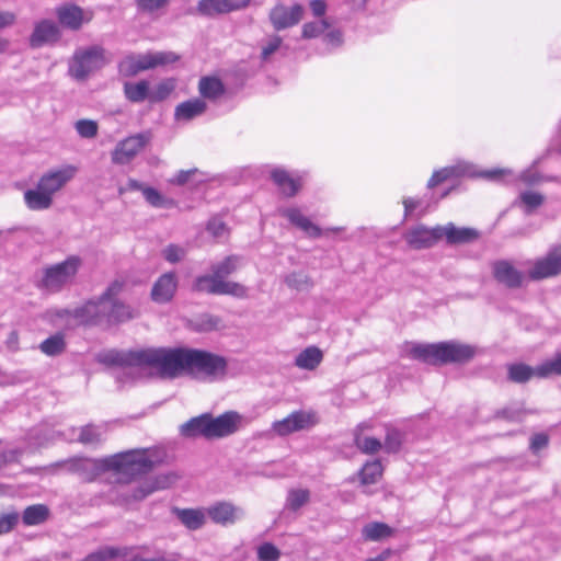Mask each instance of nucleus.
<instances>
[{"label": "nucleus", "instance_id": "obj_28", "mask_svg": "<svg viewBox=\"0 0 561 561\" xmlns=\"http://www.w3.org/2000/svg\"><path fill=\"white\" fill-rule=\"evenodd\" d=\"M24 202L32 210H44L51 206L53 197L37 185L36 188L24 192Z\"/></svg>", "mask_w": 561, "mask_h": 561}, {"label": "nucleus", "instance_id": "obj_52", "mask_svg": "<svg viewBox=\"0 0 561 561\" xmlns=\"http://www.w3.org/2000/svg\"><path fill=\"white\" fill-rule=\"evenodd\" d=\"M280 557V551L270 542L261 545L257 549V558L260 561H277Z\"/></svg>", "mask_w": 561, "mask_h": 561}, {"label": "nucleus", "instance_id": "obj_47", "mask_svg": "<svg viewBox=\"0 0 561 561\" xmlns=\"http://www.w3.org/2000/svg\"><path fill=\"white\" fill-rule=\"evenodd\" d=\"M330 27V23L328 20L322 19L319 21L308 22L302 26V37L304 38H314L322 34L325 30Z\"/></svg>", "mask_w": 561, "mask_h": 561}, {"label": "nucleus", "instance_id": "obj_39", "mask_svg": "<svg viewBox=\"0 0 561 561\" xmlns=\"http://www.w3.org/2000/svg\"><path fill=\"white\" fill-rule=\"evenodd\" d=\"M466 169L459 165L456 167H446L440 170L435 171L427 182V187L433 188L438 184L445 182L446 180L463 174Z\"/></svg>", "mask_w": 561, "mask_h": 561}, {"label": "nucleus", "instance_id": "obj_17", "mask_svg": "<svg viewBox=\"0 0 561 561\" xmlns=\"http://www.w3.org/2000/svg\"><path fill=\"white\" fill-rule=\"evenodd\" d=\"M304 8L300 4H294L288 8L284 4L274 7L270 12V20L275 30L280 31L296 25L302 18Z\"/></svg>", "mask_w": 561, "mask_h": 561}, {"label": "nucleus", "instance_id": "obj_33", "mask_svg": "<svg viewBox=\"0 0 561 561\" xmlns=\"http://www.w3.org/2000/svg\"><path fill=\"white\" fill-rule=\"evenodd\" d=\"M382 476V466L379 460L367 461L358 471V478L363 485L375 484Z\"/></svg>", "mask_w": 561, "mask_h": 561}, {"label": "nucleus", "instance_id": "obj_63", "mask_svg": "<svg viewBox=\"0 0 561 561\" xmlns=\"http://www.w3.org/2000/svg\"><path fill=\"white\" fill-rule=\"evenodd\" d=\"M225 224L218 220H210L207 225V230L211 232L215 237H220L225 231Z\"/></svg>", "mask_w": 561, "mask_h": 561}, {"label": "nucleus", "instance_id": "obj_61", "mask_svg": "<svg viewBox=\"0 0 561 561\" xmlns=\"http://www.w3.org/2000/svg\"><path fill=\"white\" fill-rule=\"evenodd\" d=\"M310 9L314 16L321 18L325 14L327 3L324 0H311Z\"/></svg>", "mask_w": 561, "mask_h": 561}, {"label": "nucleus", "instance_id": "obj_48", "mask_svg": "<svg viewBox=\"0 0 561 561\" xmlns=\"http://www.w3.org/2000/svg\"><path fill=\"white\" fill-rule=\"evenodd\" d=\"M520 201L526 206V213L530 214L543 204L545 196L538 192L526 191L520 194Z\"/></svg>", "mask_w": 561, "mask_h": 561}, {"label": "nucleus", "instance_id": "obj_55", "mask_svg": "<svg viewBox=\"0 0 561 561\" xmlns=\"http://www.w3.org/2000/svg\"><path fill=\"white\" fill-rule=\"evenodd\" d=\"M221 327V319L213 314H202L198 319V329L201 331L217 330Z\"/></svg>", "mask_w": 561, "mask_h": 561}, {"label": "nucleus", "instance_id": "obj_16", "mask_svg": "<svg viewBox=\"0 0 561 561\" xmlns=\"http://www.w3.org/2000/svg\"><path fill=\"white\" fill-rule=\"evenodd\" d=\"M61 37V32L57 23L44 19L35 23L32 34L28 38L31 48L36 49L45 45H54Z\"/></svg>", "mask_w": 561, "mask_h": 561}, {"label": "nucleus", "instance_id": "obj_22", "mask_svg": "<svg viewBox=\"0 0 561 561\" xmlns=\"http://www.w3.org/2000/svg\"><path fill=\"white\" fill-rule=\"evenodd\" d=\"M56 16L62 26L72 31L79 30L83 23V10L73 3L57 7Z\"/></svg>", "mask_w": 561, "mask_h": 561}, {"label": "nucleus", "instance_id": "obj_6", "mask_svg": "<svg viewBox=\"0 0 561 561\" xmlns=\"http://www.w3.org/2000/svg\"><path fill=\"white\" fill-rule=\"evenodd\" d=\"M414 359L430 365L465 364L476 355V348L457 341H447L433 344H417L412 347Z\"/></svg>", "mask_w": 561, "mask_h": 561}, {"label": "nucleus", "instance_id": "obj_5", "mask_svg": "<svg viewBox=\"0 0 561 561\" xmlns=\"http://www.w3.org/2000/svg\"><path fill=\"white\" fill-rule=\"evenodd\" d=\"M240 415L237 412H226L217 417L210 413H203L191 417L180 426V434L184 438L203 437L205 439L222 438L238 430Z\"/></svg>", "mask_w": 561, "mask_h": 561}, {"label": "nucleus", "instance_id": "obj_57", "mask_svg": "<svg viewBox=\"0 0 561 561\" xmlns=\"http://www.w3.org/2000/svg\"><path fill=\"white\" fill-rule=\"evenodd\" d=\"M153 492H154V490H153L150 481L147 479L133 490L129 497L134 501H141Z\"/></svg>", "mask_w": 561, "mask_h": 561}, {"label": "nucleus", "instance_id": "obj_41", "mask_svg": "<svg viewBox=\"0 0 561 561\" xmlns=\"http://www.w3.org/2000/svg\"><path fill=\"white\" fill-rule=\"evenodd\" d=\"M310 500V492L306 489H291L288 492L286 507L291 511H298Z\"/></svg>", "mask_w": 561, "mask_h": 561}, {"label": "nucleus", "instance_id": "obj_25", "mask_svg": "<svg viewBox=\"0 0 561 561\" xmlns=\"http://www.w3.org/2000/svg\"><path fill=\"white\" fill-rule=\"evenodd\" d=\"M534 377L539 378L538 366L534 368L524 363L507 366V379L514 383H526Z\"/></svg>", "mask_w": 561, "mask_h": 561}, {"label": "nucleus", "instance_id": "obj_32", "mask_svg": "<svg viewBox=\"0 0 561 561\" xmlns=\"http://www.w3.org/2000/svg\"><path fill=\"white\" fill-rule=\"evenodd\" d=\"M365 427L364 424L357 426L354 433V444L363 454L374 455L381 449L382 444L375 437L363 436L360 432Z\"/></svg>", "mask_w": 561, "mask_h": 561}, {"label": "nucleus", "instance_id": "obj_59", "mask_svg": "<svg viewBox=\"0 0 561 561\" xmlns=\"http://www.w3.org/2000/svg\"><path fill=\"white\" fill-rule=\"evenodd\" d=\"M323 42L328 45L340 46L342 44V33L339 30H332L324 35Z\"/></svg>", "mask_w": 561, "mask_h": 561}, {"label": "nucleus", "instance_id": "obj_38", "mask_svg": "<svg viewBox=\"0 0 561 561\" xmlns=\"http://www.w3.org/2000/svg\"><path fill=\"white\" fill-rule=\"evenodd\" d=\"M130 551L127 547H106L89 554L85 561H106L115 558L126 557Z\"/></svg>", "mask_w": 561, "mask_h": 561}, {"label": "nucleus", "instance_id": "obj_64", "mask_svg": "<svg viewBox=\"0 0 561 561\" xmlns=\"http://www.w3.org/2000/svg\"><path fill=\"white\" fill-rule=\"evenodd\" d=\"M15 14L9 11L0 12V30L11 26L15 22Z\"/></svg>", "mask_w": 561, "mask_h": 561}, {"label": "nucleus", "instance_id": "obj_15", "mask_svg": "<svg viewBox=\"0 0 561 561\" xmlns=\"http://www.w3.org/2000/svg\"><path fill=\"white\" fill-rule=\"evenodd\" d=\"M493 278L505 288H520L525 282V274L517 270L508 260H496L491 264Z\"/></svg>", "mask_w": 561, "mask_h": 561}, {"label": "nucleus", "instance_id": "obj_40", "mask_svg": "<svg viewBox=\"0 0 561 561\" xmlns=\"http://www.w3.org/2000/svg\"><path fill=\"white\" fill-rule=\"evenodd\" d=\"M285 284L296 290H307L313 286L312 279L304 272H291L284 278Z\"/></svg>", "mask_w": 561, "mask_h": 561}, {"label": "nucleus", "instance_id": "obj_23", "mask_svg": "<svg viewBox=\"0 0 561 561\" xmlns=\"http://www.w3.org/2000/svg\"><path fill=\"white\" fill-rule=\"evenodd\" d=\"M210 519L220 525L233 524L239 518L240 508L228 502H219L208 507Z\"/></svg>", "mask_w": 561, "mask_h": 561}, {"label": "nucleus", "instance_id": "obj_2", "mask_svg": "<svg viewBox=\"0 0 561 561\" xmlns=\"http://www.w3.org/2000/svg\"><path fill=\"white\" fill-rule=\"evenodd\" d=\"M183 373L207 381L222 380L228 374V360L199 348L161 347L159 375L175 378Z\"/></svg>", "mask_w": 561, "mask_h": 561}, {"label": "nucleus", "instance_id": "obj_13", "mask_svg": "<svg viewBox=\"0 0 561 561\" xmlns=\"http://www.w3.org/2000/svg\"><path fill=\"white\" fill-rule=\"evenodd\" d=\"M561 274V244L551 247L543 257L535 261L528 271L533 280L554 277Z\"/></svg>", "mask_w": 561, "mask_h": 561}, {"label": "nucleus", "instance_id": "obj_20", "mask_svg": "<svg viewBox=\"0 0 561 561\" xmlns=\"http://www.w3.org/2000/svg\"><path fill=\"white\" fill-rule=\"evenodd\" d=\"M440 240L446 239L450 245L471 243L479 239L480 232L474 228H458L453 222L439 226Z\"/></svg>", "mask_w": 561, "mask_h": 561}, {"label": "nucleus", "instance_id": "obj_60", "mask_svg": "<svg viewBox=\"0 0 561 561\" xmlns=\"http://www.w3.org/2000/svg\"><path fill=\"white\" fill-rule=\"evenodd\" d=\"M197 170L196 169H191V170H181L176 175L175 178L172 180V183L174 184H178V185H184L186 184L191 176L196 172Z\"/></svg>", "mask_w": 561, "mask_h": 561}, {"label": "nucleus", "instance_id": "obj_35", "mask_svg": "<svg viewBox=\"0 0 561 561\" xmlns=\"http://www.w3.org/2000/svg\"><path fill=\"white\" fill-rule=\"evenodd\" d=\"M199 93L207 99H217L225 93V87L218 78L204 77L199 80Z\"/></svg>", "mask_w": 561, "mask_h": 561}, {"label": "nucleus", "instance_id": "obj_14", "mask_svg": "<svg viewBox=\"0 0 561 561\" xmlns=\"http://www.w3.org/2000/svg\"><path fill=\"white\" fill-rule=\"evenodd\" d=\"M403 239L413 250H424L434 247L439 240V225L433 228L420 224L408 229Z\"/></svg>", "mask_w": 561, "mask_h": 561}, {"label": "nucleus", "instance_id": "obj_18", "mask_svg": "<svg viewBox=\"0 0 561 561\" xmlns=\"http://www.w3.org/2000/svg\"><path fill=\"white\" fill-rule=\"evenodd\" d=\"M178 289V277L174 272L162 274L151 288V299L157 304H167L172 300Z\"/></svg>", "mask_w": 561, "mask_h": 561}, {"label": "nucleus", "instance_id": "obj_21", "mask_svg": "<svg viewBox=\"0 0 561 561\" xmlns=\"http://www.w3.org/2000/svg\"><path fill=\"white\" fill-rule=\"evenodd\" d=\"M251 0H201L197 10L201 14L213 16L245 8Z\"/></svg>", "mask_w": 561, "mask_h": 561}, {"label": "nucleus", "instance_id": "obj_49", "mask_svg": "<svg viewBox=\"0 0 561 561\" xmlns=\"http://www.w3.org/2000/svg\"><path fill=\"white\" fill-rule=\"evenodd\" d=\"M78 440L84 445H95L101 443V433L93 425L81 427Z\"/></svg>", "mask_w": 561, "mask_h": 561}, {"label": "nucleus", "instance_id": "obj_58", "mask_svg": "<svg viewBox=\"0 0 561 561\" xmlns=\"http://www.w3.org/2000/svg\"><path fill=\"white\" fill-rule=\"evenodd\" d=\"M549 438L546 434H536L530 439V449L533 453H538L539 450L546 448L548 446Z\"/></svg>", "mask_w": 561, "mask_h": 561}, {"label": "nucleus", "instance_id": "obj_45", "mask_svg": "<svg viewBox=\"0 0 561 561\" xmlns=\"http://www.w3.org/2000/svg\"><path fill=\"white\" fill-rule=\"evenodd\" d=\"M180 479V476L175 471H169L165 473H160L154 478L148 479L154 491L164 490L170 488Z\"/></svg>", "mask_w": 561, "mask_h": 561}, {"label": "nucleus", "instance_id": "obj_42", "mask_svg": "<svg viewBox=\"0 0 561 561\" xmlns=\"http://www.w3.org/2000/svg\"><path fill=\"white\" fill-rule=\"evenodd\" d=\"M174 89L175 81L173 79L161 81L152 91H150V102L157 103L165 100Z\"/></svg>", "mask_w": 561, "mask_h": 561}, {"label": "nucleus", "instance_id": "obj_31", "mask_svg": "<svg viewBox=\"0 0 561 561\" xmlns=\"http://www.w3.org/2000/svg\"><path fill=\"white\" fill-rule=\"evenodd\" d=\"M272 179L286 197L295 196L300 188V184L290 178L285 170H273Z\"/></svg>", "mask_w": 561, "mask_h": 561}, {"label": "nucleus", "instance_id": "obj_62", "mask_svg": "<svg viewBox=\"0 0 561 561\" xmlns=\"http://www.w3.org/2000/svg\"><path fill=\"white\" fill-rule=\"evenodd\" d=\"M282 39L280 37L273 38L266 46L262 49V58L266 59L273 53H275L280 46Z\"/></svg>", "mask_w": 561, "mask_h": 561}, {"label": "nucleus", "instance_id": "obj_37", "mask_svg": "<svg viewBox=\"0 0 561 561\" xmlns=\"http://www.w3.org/2000/svg\"><path fill=\"white\" fill-rule=\"evenodd\" d=\"M38 347L47 356L60 355L66 348L65 337L61 333H56L44 340Z\"/></svg>", "mask_w": 561, "mask_h": 561}, {"label": "nucleus", "instance_id": "obj_8", "mask_svg": "<svg viewBox=\"0 0 561 561\" xmlns=\"http://www.w3.org/2000/svg\"><path fill=\"white\" fill-rule=\"evenodd\" d=\"M161 347L136 351L110 350L98 355V362L105 366L152 367L160 370Z\"/></svg>", "mask_w": 561, "mask_h": 561}, {"label": "nucleus", "instance_id": "obj_36", "mask_svg": "<svg viewBox=\"0 0 561 561\" xmlns=\"http://www.w3.org/2000/svg\"><path fill=\"white\" fill-rule=\"evenodd\" d=\"M49 515V510L44 504L27 506L22 515V520L27 526L39 525L44 523Z\"/></svg>", "mask_w": 561, "mask_h": 561}, {"label": "nucleus", "instance_id": "obj_54", "mask_svg": "<svg viewBox=\"0 0 561 561\" xmlns=\"http://www.w3.org/2000/svg\"><path fill=\"white\" fill-rule=\"evenodd\" d=\"M168 0H135V4L139 12L152 13L163 8Z\"/></svg>", "mask_w": 561, "mask_h": 561}, {"label": "nucleus", "instance_id": "obj_50", "mask_svg": "<svg viewBox=\"0 0 561 561\" xmlns=\"http://www.w3.org/2000/svg\"><path fill=\"white\" fill-rule=\"evenodd\" d=\"M145 199L153 207H165L171 204L158 190L147 186L142 193Z\"/></svg>", "mask_w": 561, "mask_h": 561}, {"label": "nucleus", "instance_id": "obj_1", "mask_svg": "<svg viewBox=\"0 0 561 561\" xmlns=\"http://www.w3.org/2000/svg\"><path fill=\"white\" fill-rule=\"evenodd\" d=\"M70 473L77 474L84 482H93L106 471L118 476V481L127 483L133 479L147 474L153 468V461L145 455V450L131 449L104 458L73 457L60 463Z\"/></svg>", "mask_w": 561, "mask_h": 561}, {"label": "nucleus", "instance_id": "obj_51", "mask_svg": "<svg viewBox=\"0 0 561 561\" xmlns=\"http://www.w3.org/2000/svg\"><path fill=\"white\" fill-rule=\"evenodd\" d=\"M186 251L184 248L176 244H169L162 250L164 260L169 263L175 264L184 259Z\"/></svg>", "mask_w": 561, "mask_h": 561}, {"label": "nucleus", "instance_id": "obj_11", "mask_svg": "<svg viewBox=\"0 0 561 561\" xmlns=\"http://www.w3.org/2000/svg\"><path fill=\"white\" fill-rule=\"evenodd\" d=\"M319 423V417L313 411L298 410L291 412L283 420L273 422L272 431L280 436H287L295 432L310 430Z\"/></svg>", "mask_w": 561, "mask_h": 561}, {"label": "nucleus", "instance_id": "obj_19", "mask_svg": "<svg viewBox=\"0 0 561 561\" xmlns=\"http://www.w3.org/2000/svg\"><path fill=\"white\" fill-rule=\"evenodd\" d=\"M75 171L73 167L49 171L39 179L37 185L53 197L57 191L73 178Z\"/></svg>", "mask_w": 561, "mask_h": 561}, {"label": "nucleus", "instance_id": "obj_10", "mask_svg": "<svg viewBox=\"0 0 561 561\" xmlns=\"http://www.w3.org/2000/svg\"><path fill=\"white\" fill-rule=\"evenodd\" d=\"M178 59L179 56L172 51L128 55L118 62V72L123 77L130 78L141 71L175 62Z\"/></svg>", "mask_w": 561, "mask_h": 561}, {"label": "nucleus", "instance_id": "obj_29", "mask_svg": "<svg viewBox=\"0 0 561 561\" xmlns=\"http://www.w3.org/2000/svg\"><path fill=\"white\" fill-rule=\"evenodd\" d=\"M124 94L131 103H141L145 100L150 101L149 82L146 80H140L138 82H125Z\"/></svg>", "mask_w": 561, "mask_h": 561}, {"label": "nucleus", "instance_id": "obj_44", "mask_svg": "<svg viewBox=\"0 0 561 561\" xmlns=\"http://www.w3.org/2000/svg\"><path fill=\"white\" fill-rule=\"evenodd\" d=\"M403 433L397 428H388L385 438V450L389 454H396L400 450L403 442Z\"/></svg>", "mask_w": 561, "mask_h": 561}, {"label": "nucleus", "instance_id": "obj_7", "mask_svg": "<svg viewBox=\"0 0 561 561\" xmlns=\"http://www.w3.org/2000/svg\"><path fill=\"white\" fill-rule=\"evenodd\" d=\"M83 260L79 255H69L62 262L43 268L37 287L50 294L60 293L72 285L77 278Z\"/></svg>", "mask_w": 561, "mask_h": 561}, {"label": "nucleus", "instance_id": "obj_3", "mask_svg": "<svg viewBox=\"0 0 561 561\" xmlns=\"http://www.w3.org/2000/svg\"><path fill=\"white\" fill-rule=\"evenodd\" d=\"M124 282L115 279L96 299L87 301L73 310L64 309L59 317L71 316L82 324H119L138 316V312L126 302L118 299L123 291Z\"/></svg>", "mask_w": 561, "mask_h": 561}, {"label": "nucleus", "instance_id": "obj_9", "mask_svg": "<svg viewBox=\"0 0 561 561\" xmlns=\"http://www.w3.org/2000/svg\"><path fill=\"white\" fill-rule=\"evenodd\" d=\"M106 64L105 49L102 46L80 47L68 61V75L76 81H85Z\"/></svg>", "mask_w": 561, "mask_h": 561}, {"label": "nucleus", "instance_id": "obj_12", "mask_svg": "<svg viewBox=\"0 0 561 561\" xmlns=\"http://www.w3.org/2000/svg\"><path fill=\"white\" fill-rule=\"evenodd\" d=\"M151 140V133L144 131L129 136L117 142L111 153L114 164L129 163Z\"/></svg>", "mask_w": 561, "mask_h": 561}, {"label": "nucleus", "instance_id": "obj_26", "mask_svg": "<svg viewBox=\"0 0 561 561\" xmlns=\"http://www.w3.org/2000/svg\"><path fill=\"white\" fill-rule=\"evenodd\" d=\"M322 359V351L317 346H309L296 356L295 365L300 369L314 370Z\"/></svg>", "mask_w": 561, "mask_h": 561}, {"label": "nucleus", "instance_id": "obj_53", "mask_svg": "<svg viewBox=\"0 0 561 561\" xmlns=\"http://www.w3.org/2000/svg\"><path fill=\"white\" fill-rule=\"evenodd\" d=\"M523 409L515 407H505L503 409L497 410L494 413V419H503L510 422H519L522 421Z\"/></svg>", "mask_w": 561, "mask_h": 561}, {"label": "nucleus", "instance_id": "obj_30", "mask_svg": "<svg viewBox=\"0 0 561 561\" xmlns=\"http://www.w3.org/2000/svg\"><path fill=\"white\" fill-rule=\"evenodd\" d=\"M174 513L181 523L190 530H197L205 524V515L201 510L175 508Z\"/></svg>", "mask_w": 561, "mask_h": 561}, {"label": "nucleus", "instance_id": "obj_56", "mask_svg": "<svg viewBox=\"0 0 561 561\" xmlns=\"http://www.w3.org/2000/svg\"><path fill=\"white\" fill-rule=\"evenodd\" d=\"M19 522V514L10 512L0 516V535L11 531Z\"/></svg>", "mask_w": 561, "mask_h": 561}, {"label": "nucleus", "instance_id": "obj_4", "mask_svg": "<svg viewBox=\"0 0 561 561\" xmlns=\"http://www.w3.org/2000/svg\"><path fill=\"white\" fill-rule=\"evenodd\" d=\"M242 257L239 255H228L222 261L214 263L210 266L211 275L197 276L193 283V290L210 295H230L238 298L247 296V288L237 283L226 280V277L234 273Z\"/></svg>", "mask_w": 561, "mask_h": 561}, {"label": "nucleus", "instance_id": "obj_46", "mask_svg": "<svg viewBox=\"0 0 561 561\" xmlns=\"http://www.w3.org/2000/svg\"><path fill=\"white\" fill-rule=\"evenodd\" d=\"M75 128L80 137L91 139L98 135L99 125L93 119H79L75 124Z\"/></svg>", "mask_w": 561, "mask_h": 561}, {"label": "nucleus", "instance_id": "obj_24", "mask_svg": "<svg viewBox=\"0 0 561 561\" xmlns=\"http://www.w3.org/2000/svg\"><path fill=\"white\" fill-rule=\"evenodd\" d=\"M294 226L302 230L309 237L318 238L321 236V229L314 225L309 218L304 216L298 208H287L282 211Z\"/></svg>", "mask_w": 561, "mask_h": 561}, {"label": "nucleus", "instance_id": "obj_27", "mask_svg": "<svg viewBox=\"0 0 561 561\" xmlns=\"http://www.w3.org/2000/svg\"><path fill=\"white\" fill-rule=\"evenodd\" d=\"M206 110V103L202 99H193L180 103L175 107L174 116L176 119L191 121L194 117L203 114Z\"/></svg>", "mask_w": 561, "mask_h": 561}, {"label": "nucleus", "instance_id": "obj_43", "mask_svg": "<svg viewBox=\"0 0 561 561\" xmlns=\"http://www.w3.org/2000/svg\"><path fill=\"white\" fill-rule=\"evenodd\" d=\"M538 373L540 379L549 378L552 375H561V353L538 365Z\"/></svg>", "mask_w": 561, "mask_h": 561}, {"label": "nucleus", "instance_id": "obj_34", "mask_svg": "<svg viewBox=\"0 0 561 561\" xmlns=\"http://www.w3.org/2000/svg\"><path fill=\"white\" fill-rule=\"evenodd\" d=\"M362 534L366 540L379 541L390 537L393 534V529L385 523L374 522L365 525Z\"/></svg>", "mask_w": 561, "mask_h": 561}]
</instances>
